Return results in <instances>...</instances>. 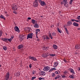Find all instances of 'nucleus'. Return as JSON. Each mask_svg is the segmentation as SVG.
<instances>
[{"label": "nucleus", "mask_w": 80, "mask_h": 80, "mask_svg": "<svg viewBox=\"0 0 80 80\" xmlns=\"http://www.w3.org/2000/svg\"><path fill=\"white\" fill-rule=\"evenodd\" d=\"M11 7L12 10H18L17 5L16 4H12V5Z\"/></svg>", "instance_id": "1"}, {"label": "nucleus", "mask_w": 80, "mask_h": 80, "mask_svg": "<svg viewBox=\"0 0 80 80\" xmlns=\"http://www.w3.org/2000/svg\"><path fill=\"white\" fill-rule=\"evenodd\" d=\"M33 33H29L27 35V39H28L29 38H33Z\"/></svg>", "instance_id": "2"}, {"label": "nucleus", "mask_w": 80, "mask_h": 80, "mask_svg": "<svg viewBox=\"0 0 80 80\" xmlns=\"http://www.w3.org/2000/svg\"><path fill=\"white\" fill-rule=\"evenodd\" d=\"M38 1L41 6H45L46 5L45 2L44 1H42V0H38Z\"/></svg>", "instance_id": "3"}, {"label": "nucleus", "mask_w": 80, "mask_h": 80, "mask_svg": "<svg viewBox=\"0 0 80 80\" xmlns=\"http://www.w3.org/2000/svg\"><path fill=\"white\" fill-rule=\"evenodd\" d=\"M42 56L43 57V58H47V57L49 56V55H48V52H45L42 55Z\"/></svg>", "instance_id": "4"}, {"label": "nucleus", "mask_w": 80, "mask_h": 80, "mask_svg": "<svg viewBox=\"0 0 80 80\" xmlns=\"http://www.w3.org/2000/svg\"><path fill=\"white\" fill-rule=\"evenodd\" d=\"M33 5L34 7H38V3L37 0H35L34 1V2L33 3Z\"/></svg>", "instance_id": "5"}, {"label": "nucleus", "mask_w": 80, "mask_h": 80, "mask_svg": "<svg viewBox=\"0 0 80 80\" xmlns=\"http://www.w3.org/2000/svg\"><path fill=\"white\" fill-rule=\"evenodd\" d=\"M49 70H50V67H49V66L45 67L43 69V70L45 71V72H47V71H48Z\"/></svg>", "instance_id": "6"}, {"label": "nucleus", "mask_w": 80, "mask_h": 80, "mask_svg": "<svg viewBox=\"0 0 80 80\" xmlns=\"http://www.w3.org/2000/svg\"><path fill=\"white\" fill-rule=\"evenodd\" d=\"M29 59L32 60L33 61H36L37 60V59H36L35 57H32L31 56H30L29 57Z\"/></svg>", "instance_id": "7"}, {"label": "nucleus", "mask_w": 80, "mask_h": 80, "mask_svg": "<svg viewBox=\"0 0 80 80\" xmlns=\"http://www.w3.org/2000/svg\"><path fill=\"white\" fill-rule=\"evenodd\" d=\"M9 76H10V73H9V72H8L6 74V76L5 80H8V78H9Z\"/></svg>", "instance_id": "8"}, {"label": "nucleus", "mask_w": 80, "mask_h": 80, "mask_svg": "<svg viewBox=\"0 0 80 80\" xmlns=\"http://www.w3.org/2000/svg\"><path fill=\"white\" fill-rule=\"evenodd\" d=\"M68 70H70L71 73H72L73 75V74H75V71H74V70H73V69L69 68L68 69Z\"/></svg>", "instance_id": "9"}, {"label": "nucleus", "mask_w": 80, "mask_h": 80, "mask_svg": "<svg viewBox=\"0 0 80 80\" xmlns=\"http://www.w3.org/2000/svg\"><path fill=\"white\" fill-rule=\"evenodd\" d=\"M72 25V22L71 21H68L67 22V25L68 26H70Z\"/></svg>", "instance_id": "10"}, {"label": "nucleus", "mask_w": 80, "mask_h": 80, "mask_svg": "<svg viewBox=\"0 0 80 80\" xmlns=\"http://www.w3.org/2000/svg\"><path fill=\"white\" fill-rule=\"evenodd\" d=\"M14 29L16 32H20V30L18 28V27L16 26L14 28Z\"/></svg>", "instance_id": "11"}, {"label": "nucleus", "mask_w": 80, "mask_h": 80, "mask_svg": "<svg viewBox=\"0 0 80 80\" xmlns=\"http://www.w3.org/2000/svg\"><path fill=\"white\" fill-rule=\"evenodd\" d=\"M1 40H3L4 42H8V38H1Z\"/></svg>", "instance_id": "12"}, {"label": "nucleus", "mask_w": 80, "mask_h": 80, "mask_svg": "<svg viewBox=\"0 0 80 80\" xmlns=\"http://www.w3.org/2000/svg\"><path fill=\"white\" fill-rule=\"evenodd\" d=\"M39 74L40 75H43L44 76V75H45V72L44 71H41L39 72Z\"/></svg>", "instance_id": "13"}, {"label": "nucleus", "mask_w": 80, "mask_h": 80, "mask_svg": "<svg viewBox=\"0 0 80 80\" xmlns=\"http://www.w3.org/2000/svg\"><path fill=\"white\" fill-rule=\"evenodd\" d=\"M58 65V62H55L54 63L53 67H57Z\"/></svg>", "instance_id": "14"}, {"label": "nucleus", "mask_w": 80, "mask_h": 80, "mask_svg": "<svg viewBox=\"0 0 80 80\" xmlns=\"http://www.w3.org/2000/svg\"><path fill=\"white\" fill-rule=\"evenodd\" d=\"M23 47V45H22V44H21L19 45L18 46V49H20V48H22Z\"/></svg>", "instance_id": "15"}, {"label": "nucleus", "mask_w": 80, "mask_h": 80, "mask_svg": "<svg viewBox=\"0 0 80 80\" xmlns=\"http://www.w3.org/2000/svg\"><path fill=\"white\" fill-rule=\"evenodd\" d=\"M52 47L54 48V49H55V50H57V48H58V47L57 46V45L54 44L53 45Z\"/></svg>", "instance_id": "16"}, {"label": "nucleus", "mask_w": 80, "mask_h": 80, "mask_svg": "<svg viewBox=\"0 0 80 80\" xmlns=\"http://www.w3.org/2000/svg\"><path fill=\"white\" fill-rule=\"evenodd\" d=\"M73 25L75 27H78L79 25L77 23H76L75 22H74L73 23Z\"/></svg>", "instance_id": "17"}, {"label": "nucleus", "mask_w": 80, "mask_h": 80, "mask_svg": "<svg viewBox=\"0 0 80 80\" xmlns=\"http://www.w3.org/2000/svg\"><path fill=\"white\" fill-rule=\"evenodd\" d=\"M34 27L35 28H38V27H39V25H38V24L37 23L35 24L34 25Z\"/></svg>", "instance_id": "18"}, {"label": "nucleus", "mask_w": 80, "mask_h": 80, "mask_svg": "<svg viewBox=\"0 0 80 80\" xmlns=\"http://www.w3.org/2000/svg\"><path fill=\"white\" fill-rule=\"evenodd\" d=\"M76 49H79L80 48V45H77L75 46Z\"/></svg>", "instance_id": "19"}, {"label": "nucleus", "mask_w": 80, "mask_h": 80, "mask_svg": "<svg viewBox=\"0 0 80 80\" xmlns=\"http://www.w3.org/2000/svg\"><path fill=\"white\" fill-rule=\"evenodd\" d=\"M63 73H64V75H67L68 73V71L66 70L65 72H63Z\"/></svg>", "instance_id": "20"}, {"label": "nucleus", "mask_w": 80, "mask_h": 80, "mask_svg": "<svg viewBox=\"0 0 80 80\" xmlns=\"http://www.w3.org/2000/svg\"><path fill=\"white\" fill-rule=\"evenodd\" d=\"M32 24H35V23H37V21L35 20H33V19L32 20Z\"/></svg>", "instance_id": "21"}, {"label": "nucleus", "mask_w": 80, "mask_h": 80, "mask_svg": "<svg viewBox=\"0 0 80 80\" xmlns=\"http://www.w3.org/2000/svg\"><path fill=\"white\" fill-rule=\"evenodd\" d=\"M69 77H70L71 78H72V79H73L74 78V75H72L69 76Z\"/></svg>", "instance_id": "22"}, {"label": "nucleus", "mask_w": 80, "mask_h": 80, "mask_svg": "<svg viewBox=\"0 0 80 80\" xmlns=\"http://www.w3.org/2000/svg\"><path fill=\"white\" fill-rule=\"evenodd\" d=\"M60 78V75H58L56 77L54 78V79L55 80H57V79H58V78Z\"/></svg>", "instance_id": "23"}, {"label": "nucleus", "mask_w": 80, "mask_h": 80, "mask_svg": "<svg viewBox=\"0 0 80 80\" xmlns=\"http://www.w3.org/2000/svg\"><path fill=\"white\" fill-rule=\"evenodd\" d=\"M57 29L58 30V31L59 33H62V31L60 30V28H59L58 27L57 28Z\"/></svg>", "instance_id": "24"}, {"label": "nucleus", "mask_w": 80, "mask_h": 80, "mask_svg": "<svg viewBox=\"0 0 80 80\" xmlns=\"http://www.w3.org/2000/svg\"><path fill=\"white\" fill-rule=\"evenodd\" d=\"M3 48L4 50L6 51L7 50V48L6 46H3Z\"/></svg>", "instance_id": "25"}, {"label": "nucleus", "mask_w": 80, "mask_h": 80, "mask_svg": "<svg viewBox=\"0 0 80 80\" xmlns=\"http://www.w3.org/2000/svg\"><path fill=\"white\" fill-rule=\"evenodd\" d=\"M52 76L53 77H55V76H56V74H55V73L54 72L52 73Z\"/></svg>", "instance_id": "26"}, {"label": "nucleus", "mask_w": 80, "mask_h": 80, "mask_svg": "<svg viewBox=\"0 0 80 80\" xmlns=\"http://www.w3.org/2000/svg\"><path fill=\"white\" fill-rule=\"evenodd\" d=\"M49 37L51 38V39H52L53 37L52 36V35H51V33H50H50L49 34Z\"/></svg>", "instance_id": "27"}, {"label": "nucleus", "mask_w": 80, "mask_h": 80, "mask_svg": "<svg viewBox=\"0 0 80 80\" xmlns=\"http://www.w3.org/2000/svg\"><path fill=\"white\" fill-rule=\"evenodd\" d=\"M0 17L1 18H3V19H4V20H5V17H3L2 15H1Z\"/></svg>", "instance_id": "28"}, {"label": "nucleus", "mask_w": 80, "mask_h": 80, "mask_svg": "<svg viewBox=\"0 0 80 80\" xmlns=\"http://www.w3.org/2000/svg\"><path fill=\"white\" fill-rule=\"evenodd\" d=\"M36 73V71L33 70L32 72V75H34Z\"/></svg>", "instance_id": "29"}, {"label": "nucleus", "mask_w": 80, "mask_h": 80, "mask_svg": "<svg viewBox=\"0 0 80 80\" xmlns=\"http://www.w3.org/2000/svg\"><path fill=\"white\" fill-rule=\"evenodd\" d=\"M61 5H63V4H64L65 6V4H67V3L66 4L64 3V1L63 0V1H62V2L61 3Z\"/></svg>", "instance_id": "30"}, {"label": "nucleus", "mask_w": 80, "mask_h": 80, "mask_svg": "<svg viewBox=\"0 0 80 80\" xmlns=\"http://www.w3.org/2000/svg\"><path fill=\"white\" fill-rule=\"evenodd\" d=\"M65 29L66 32V33H67V34L68 33V30H67V28H65Z\"/></svg>", "instance_id": "31"}, {"label": "nucleus", "mask_w": 80, "mask_h": 80, "mask_svg": "<svg viewBox=\"0 0 80 80\" xmlns=\"http://www.w3.org/2000/svg\"><path fill=\"white\" fill-rule=\"evenodd\" d=\"M44 48H45V50H48V48H49V47H45Z\"/></svg>", "instance_id": "32"}, {"label": "nucleus", "mask_w": 80, "mask_h": 80, "mask_svg": "<svg viewBox=\"0 0 80 80\" xmlns=\"http://www.w3.org/2000/svg\"><path fill=\"white\" fill-rule=\"evenodd\" d=\"M46 39H47V40H50V38L47 36V35H46Z\"/></svg>", "instance_id": "33"}, {"label": "nucleus", "mask_w": 80, "mask_h": 80, "mask_svg": "<svg viewBox=\"0 0 80 80\" xmlns=\"http://www.w3.org/2000/svg\"><path fill=\"white\" fill-rule=\"evenodd\" d=\"M8 40L9 42H12V39L11 38H10L8 39Z\"/></svg>", "instance_id": "34"}, {"label": "nucleus", "mask_w": 80, "mask_h": 80, "mask_svg": "<svg viewBox=\"0 0 80 80\" xmlns=\"http://www.w3.org/2000/svg\"><path fill=\"white\" fill-rule=\"evenodd\" d=\"M2 35V31H0V37Z\"/></svg>", "instance_id": "35"}, {"label": "nucleus", "mask_w": 80, "mask_h": 80, "mask_svg": "<svg viewBox=\"0 0 80 80\" xmlns=\"http://www.w3.org/2000/svg\"><path fill=\"white\" fill-rule=\"evenodd\" d=\"M36 78V77H33L31 78V80H33L34 79Z\"/></svg>", "instance_id": "36"}, {"label": "nucleus", "mask_w": 80, "mask_h": 80, "mask_svg": "<svg viewBox=\"0 0 80 80\" xmlns=\"http://www.w3.org/2000/svg\"><path fill=\"white\" fill-rule=\"evenodd\" d=\"M42 38L44 39V40H45V38H46V35L43 36L42 37Z\"/></svg>", "instance_id": "37"}, {"label": "nucleus", "mask_w": 80, "mask_h": 80, "mask_svg": "<svg viewBox=\"0 0 80 80\" xmlns=\"http://www.w3.org/2000/svg\"><path fill=\"white\" fill-rule=\"evenodd\" d=\"M52 71H53V69L52 68L49 71V72H52Z\"/></svg>", "instance_id": "38"}, {"label": "nucleus", "mask_w": 80, "mask_h": 80, "mask_svg": "<svg viewBox=\"0 0 80 80\" xmlns=\"http://www.w3.org/2000/svg\"><path fill=\"white\" fill-rule=\"evenodd\" d=\"M36 32H39V33H40V29H36Z\"/></svg>", "instance_id": "39"}, {"label": "nucleus", "mask_w": 80, "mask_h": 80, "mask_svg": "<svg viewBox=\"0 0 80 80\" xmlns=\"http://www.w3.org/2000/svg\"><path fill=\"white\" fill-rule=\"evenodd\" d=\"M52 35L54 36H55L56 35V33H55V32H53L52 33Z\"/></svg>", "instance_id": "40"}, {"label": "nucleus", "mask_w": 80, "mask_h": 80, "mask_svg": "<svg viewBox=\"0 0 80 80\" xmlns=\"http://www.w3.org/2000/svg\"><path fill=\"white\" fill-rule=\"evenodd\" d=\"M61 77L63 78H66L67 77L65 75H61Z\"/></svg>", "instance_id": "41"}, {"label": "nucleus", "mask_w": 80, "mask_h": 80, "mask_svg": "<svg viewBox=\"0 0 80 80\" xmlns=\"http://www.w3.org/2000/svg\"><path fill=\"white\" fill-rule=\"evenodd\" d=\"M77 19H78V20H80V16H79L78 17H77Z\"/></svg>", "instance_id": "42"}, {"label": "nucleus", "mask_w": 80, "mask_h": 80, "mask_svg": "<svg viewBox=\"0 0 80 80\" xmlns=\"http://www.w3.org/2000/svg\"><path fill=\"white\" fill-rule=\"evenodd\" d=\"M32 64H30L29 65V67L30 68H32Z\"/></svg>", "instance_id": "43"}, {"label": "nucleus", "mask_w": 80, "mask_h": 80, "mask_svg": "<svg viewBox=\"0 0 80 80\" xmlns=\"http://www.w3.org/2000/svg\"><path fill=\"white\" fill-rule=\"evenodd\" d=\"M71 22H73L75 21V19H71Z\"/></svg>", "instance_id": "44"}, {"label": "nucleus", "mask_w": 80, "mask_h": 80, "mask_svg": "<svg viewBox=\"0 0 80 80\" xmlns=\"http://www.w3.org/2000/svg\"><path fill=\"white\" fill-rule=\"evenodd\" d=\"M64 3L66 4L67 2V0H63Z\"/></svg>", "instance_id": "45"}, {"label": "nucleus", "mask_w": 80, "mask_h": 80, "mask_svg": "<svg viewBox=\"0 0 80 80\" xmlns=\"http://www.w3.org/2000/svg\"><path fill=\"white\" fill-rule=\"evenodd\" d=\"M50 56H51L52 57H54V56H55V54H50Z\"/></svg>", "instance_id": "46"}, {"label": "nucleus", "mask_w": 80, "mask_h": 80, "mask_svg": "<svg viewBox=\"0 0 80 80\" xmlns=\"http://www.w3.org/2000/svg\"><path fill=\"white\" fill-rule=\"evenodd\" d=\"M73 1V0H70V4H72V2Z\"/></svg>", "instance_id": "47"}, {"label": "nucleus", "mask_w": 80, "mask_h": 80, "mask_svg": "<svg viewBox=\"0 0 80 80\" xmlns=\"http://www.w3.org/2000/svg\"><path fill=\"white\" fill-rule=\"evenodd\" d=\"M14 38V36L13 35H12L11 37L10 38H11L12 40H13V38Z\"/></svg>", "instance_id": "48"}, {"label": "nucleus", "mask_w": 80, "mask_h": 80, "mask_svg": "<svg viewBox=\"0 0 80 80\" xmlns=\"http://www.w3.org/2000/svg\"><path fill=\"white\" fill-rule=\"evenodd\" d=\"M13 13L15 14H17V12L15 11H13Z\"/></svg>", "instance_id": "49"}, {"label": "nucleus", "mask_w": 80, "mask_h": 80, "mask_svg": "<svg viewBox=\"0 0 80 80\" xmlns=\"http://www.w3.org/2000/svg\"><path fill=\"white\" fill-rule=\"evenodd\" d=\"M63 61L65 62V63H67V61L66 60L64 59L63 60Z\"/></svg>", "instance_id": "50"}, {"label": "nucleus", "mask_w": 80, "mask_h": 80, "mask_svg": "<svg viewBox=\"0 0 80 80\" xmlns=\"http://www.w3.org/2000/svg\"><path fill=\"white\" fill-rule=\"evenodd\" d=\"M38 79V80H42V78L40 77V78H39Z\"/></svg>", "instance_id": "51"}, {"label": "nucleus", "mask_w": 80, "mask_h": 80, "mask_svg": "<svg viewBox=\"0 0 80 80\" xmlns=\"http://www.w3.org/2000/svg\"><path fill=\"white\" fill-rule=\"evenodd\" d=\"M75 22H79V20H75Z\"/></svg>", "instance_id": "52"}, {"label": "nucleus", "mask_w": 80, "mask_h": 80, "mask_svg": "<svg viewBox=\"0 0 80 80\" xmlns=\"http://www.w3.org/2000/svg\"><path fill=\"white\" fill-rule=\"evenodd\" d=\"M42 49L43 50H45V47H43V48H42Z\"/></svg>", "instance_id": "53"}, {"label": "nucleus", "mask_w": 80, "mask_h": 80, "mask_svg": "<svg viewBox=\"0 0 80 80\" xmlns=\"http://www.w3.org/2000/svg\"><path fill=\"white\" fill-rule=\"evenodd\" d=\"M28 20H31V18H30V17H28Z\"/></svg>", "instance_id": "54"}, {"label": "nucleus", "mask_w": 80, "mask_h": 80, "mask_svg": "<svg viewBox=\"0 0 80 80\" xmlns=\"http://www.w3.org/2000/svg\"><path fill=\"white\" fill-rule=\"evenodd\" d=\"M77 69H78V70H79V71H80V68H78Z\"/></svg>", "instance_id": "55"}, {"label": "nucleus", "mask_w": 80, "mask_h": 80, "mask_svg": "<svg viewBox=\"0 0 80 80\" xmlns=\"http://www.w3.org/2000/svg\"><path fill=\"white\" fill-rule=\"evenodd\" d=\"M37 41H38V42L39 41H40V39H39V38H38V39H37Z\"/></svg>", "instance_id": "56"}, {"label": "nucleus", "mask_w": 80, "mask_h": 80, "mask_svg": "<svg viewBox=\"0 0 80 80\" xmlns=\"http://www.w3.org/2000/svg\"><path fill=\"white\" fill-rule=\"evenodd\" d=\"M4 13H7V11H5Z\"/></svg>", "instance_id": "57"}, {"label": "nucleus", "mask_w": 80, "mask_h": 80, "mask_svg": "<svg viewBox=\"0 0 80 80\" xmlns=\"http://www.w3.org/2000/svg\"><path fill=\"white\" fill-rule=\"evenodd\" d=\"M55 73H56V74H58V72L57 71H56L55 72Z\"/></svg>", "instance_id": "58"}, {"label": "nucleus", "mask_w": 80, "mask_h": 80, "mask_svg": "<svg viewBox=\"0 0 80 80\" xmlns=\"http://www.w3.org/2000/svg\"><path fill=\"white\" fill-rule=\"evenodd\" d=\"M78 52H75V53H74V54H75V55H77V54H78Z\"/></svg>", "instance_id": "59"}, {"label": "nucleus", "mask_w": 80, "mask_h": 80, "mask_svg": "<svg viewBox=\"0 0 80 80\" xmlns=\"http://www.w3.org/2000/svg\"><path fill=\"white\" fill-rule=\"evenodd\" d=\"M36 35H37V34H38V32H37V31H36Z\"/></svg>", "instance_id": "60"}, {"label": "nucleus", "mask_w": 80, "mask_h": 80, "mask_svg": "<svg viewBox=\"0 0 80 80\" xmlns=\"http://www.w3.org/2000/svg\"><path fill=\"white\" fill-rule=\"evenodd\" d=\"M77 30H80V28H78Z\"/></svg>", "instance_id": "61"}, {"label": "nucleus", "mask_w": 80, "mask_h": 80, "mask_svg": "<svg viewBox=\"0 0 80 80\" xmlns=\"http://www.w3.org/2000/svg\"><path fill=\"white\" fill-rule=\"evenodd\" d=\"M52 69H53V70H56V68H52Z\"/></svg>", "instance_id": "62"}, {"label": "nucleus", "mask_w": 80, "mask_h": 80, "mask_svg": "<svg viewBox=\"0 0 80 80\" xmlns=\"http://www.w3.org/2000/svg\"><path fill=\"white\" fill-rule=\"evenodd\" d=\"M6 16L7 17H8V16H9L8 14H6Z\"/></svg>", "instance_id": "63"}, {"label": "nucleus", "mask_w": 80, "mask_h": 80, "mask_svg": "<svg viewBox=\"0 0 80 80\" xmlns=\"http://www.w3.org/2000/svg\"><path fill=\"white\" fill-rule=\"evenodd\" d=\"M44 79H45V78H42V80H44Z\"/></svg>", "instance_id": "64"}]
</instances>
